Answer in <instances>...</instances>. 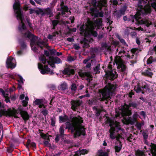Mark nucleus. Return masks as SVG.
<instances>
[{
	"label": "nucleus",
	"instance_id": "nucleus-36",
	"mask_svg": "<svg viewBox=\"0 0 156 156\" xmlns=\"http://www.w3.org/2000/svg\"><path fill=\"white\" fill-rule=\"evenodd\" d=\"M64 125H62L59 128V133L60 135H61V136H62L64 137Z\"/></svg>",
	"mask_w": 156,
	"mask_h": 156
},
{
	"label": "nucleus",
	"instance_id": "nucleus-20",
	"mask_svg": "<svg viewBox=\"0 0 156 156\" xmlns=\"http://www.w3.org/2000/svg\"><path fill=\"white\" fill-rule=\"evenodd\" d=\"M49 58V61H47L48 64H50V62H53L56 64H59L62 62L61 59L57 57H50Z\"/></svg>",
	"mask_w": 156,
	"mask_h": 156
},
{
	"label": "nucleus",
	"instance_id": "nucleus-8",
	"mask_svg": "<svg viewBox=\"0 0 156 156\" xmlns=\"http://www.w3.org/2000/svg\"><path fill=\"white\" fill-rule=\"evenodd\" d=\"M47 60L46 59L43 62H42L45 65L47 62ZM38 67L41 73L42 74H48L49 73L50 75H52L54 74L52 71L51 70V69L48 68V66L45 65L43 66L42 64L40 63H38Z\"/></svg>",
	"mask_w": 156,
	"mask_h": 156
},
{
	"label": "nucleus",
	"instance_id": "nucleus-47",
	"mask_svg": "<svg viewBox=\"0 0 156 156\" xmlns=\"http://www.w3.org/2000/svg\"><path fill=\"white\" fill-rule=\"evenodd\" d=\"M63 136H61V135H60L59 134H57L56 135V137L55 139V141L56 143H57L58 142L60 138V137H63Z\"/></svg>",
	"mask_w": 156,
	"mask_h": 156
},
{
	"label": "nucleus",
	"instance_id": "nucleus-10",
	"mask_svg": "<svg viewBox=\"0 0 156 156\" xmlns=\"http://www.w3.org/2000/svg\"><path fill=\"white\" fill-rule=\"evenodd\" d=\"M129 103L128 104L125 103L124 105L121 106V114L122 116L124 118H126L127 116H131L132 114L131 109H130Z\"/></svg>",
	"mask_w": 156,
	"mask_h": 156
},
{
	"label": "nucleus",
	"instance_id": "nucleus-26",
	"mask_svg": "<svg viewBox=\"0 0 156 156\" xmlns=\"http://www.w3.org/2000/svg\"><path fill=\"white\" fill-rule=\"evenodd\" d=\"M109 132L110 133L109 135L110 138L112 139H114L115 138L114 136V133L115 131V129L114 127H111L109 130Z\"/></svg>",
	"mask_w": 156,
	"mask_h": 156
},
{
	"label": "nucleus",
	"instance_id": "nucleus-58",
	"mask_svg": "<svg viewBox=\"0 0 156 156\" xmlns=\"http://www.w3.org/2000/svg\"><path fill=\"white\" fill-rule=\"evenodd\" d=\"M88 41V40L85 38H83L82 40H81L80 41V43L81 44H84L86 42Z\"/></svg>",
	"mask_w": 156,
	"mask_h": 156
},
{
	"label": "nucleus",
	"instance_id": "nucleus-32",
	"mask_svg": "<svg viewBox=\"0 0 156 156\" xmlns=\"http://www.w3.org/2000/svg\"><path fill=\"white\" fill-rule=\"evenodd\" d=\"M114 127L115 129V131L118 132L119 130H121V129L119 122L116 123Z\"/></svg>",
	"mask_w": 156,
	"mask_h": 156
},
{
	"label": "nucleus",
	"instance_id": "nucleus-64",
	"mask_svg": "<svg viewBox=\"0 0 156 156\" xmlns=\"http://www.w3.org/2000/svg\"><path fill=\"white\" fill-rule=\"evenodd\" d=\"M151 6L156 11V2H154L151 4Z\"/></svg>",
	"mask_w": 156,
	"mask_h": 156
},
{
	"label": "nucleus",
	"instance_id": "nucleus-4",
	"mask_svg": "<svg viewBox=\"0 0 156 156\" xmlns=\"http://www.w3.org/2000/svg\"><path fill=\"white\" fill-rule=\"evenodd\" d=\"M91 4L94 7L90 9L92 15L95 18L103 17L104 12L101 10L103 8L104 11L108 10L107 0H92Z\"/></svg>",
	"mask_w": 156,
	"mask_h": 156
},
{
	"label": "nucleus",
	"instance_id": "nucleus-21",
	"mask_svg": "<svg viewBox=\"0 0 156 156\" xmlns=\"http://www.w3.org/2000/svg\"><path fill=\"white\" fill-rule=\"evenodd\" d=\"M34 103L35 105H38L39 108H42L44 106L43 100L42 99H37Z\"/></svg>",
	"mask_w": 156,
	"mask_h": 156
},
{
	"label": "nucleus",
	"instance_id": "nucleus-51",
	"mask_svg": "<svg viewBox=\"0 0 156 156\" xmlns=\"http://www.w3.org/2000/svg\"><path fill=\"white\" fill-rule=\"evenodd\" d=\"M142 135L144 140H146L148 137V134L145 132H143L142 133Z\"/></svg>",
	"mask_w": 156,
	"mask_h": 156
},
{
	"label": "nucleus",
	"instance_id": "nucleus-33",
	"mask_svg": "<svg viewBox=\"0 0 156 156\" xmlns=\"http://www.w3.org/2000/svg\"><path fill=\"white\" fill-rule=\"evenodd\" d=\"M100 64H98L94 68V72L95 74H99L100 73Z\"/></svg>",
	"mask_w": 156,
	"mask_h": 156
},
{
	"label": "nucleus",
	"instance_id": "nucleus-57",
	"mask_svg": "<svg viewBox=\"0 0 156 156\" xmlns=\"http://www.w3.org/2000/svg\"><path fill=\"white\" fill-rule=\"evenodd\" d=\"M99 156H108V154L106 152H101Z\"/></svg>",
	"mask_w": 156,
	"mask_h": 156
},
{
	"label": "nucleus",
	"instance_id": "nucleus-38",
	"mask_svg": "<svg viewBox=\"0 0 156 156\" xmlns=\"http://www.w3.org/2000/svg\"><path fill=\"white\" fill-rule=\"evenodd\" d=\"M79 76L82 77H84L85 76H88L90 75V73L87 72H79Z\"/></svg>",
	"mask_w": 156,
	"mask_h": 156
},
{
	"label": "nucleus",
	"instance_id": "nucleus-53",
	"mask_svg": "<svg viewBox=\"0 0 156 156\" xmlns=\"http://www.w3.org/2000/svg\"><path fill=\"white\" fill-rule=\"evenodd\" d=\"M119 39L120 41V42L124 45H125L127 44L126 42H125L123 38H119Z\"/></svg>",
	"mask_w": 156,
	"mask_h": 156
},
{
	"label": "nucleus",
	"instance_id": "nucleus-17",
	"mask_svg": "<svg viewBox=\"0 0 156 156\" xmlns=\"http://www.w3.org/2000/svg\"><path fill=\"white\" fill-rule=\"evenodd\" d=\"M142 93L144 94H145V93L147 94H149L151 92V89L148 85L144 83L142 84Z\"/></svg>",
	"mask_w": 156,
	"mask_h": 156
},
{
	"label": "nucleus",
	"instance_id": "nucleus-19",
	"mask_svg": "<svg viewBox=\"0 0 156 156\" xmlns=\"http://www.w3.org/2000/svg\"><path fill=\"white\" fill-rule=\"evenodd\" d=\"M13 58L11 57H9L7 58L6 61V67L8 68L13 69L15 66L16 65L13 63L12 60Z\"/></svg>",
	"mask_w": 156,
	"mask_h": 156
},
{
	"label": "nucleus",
	"instance_id": "nucleus-46",
	"mask_svg": "<svg viewBox=\"0 0 156 156\" xmlns=\"http://www.w3.org/2000/svg\"><path fill=\"white\" fill-rule=\"evenodd\" d=\"M20 44L21 48L23 49L27 47V45L25 42L23 41H20Z\"/></svg>",
	"mask_w": 156,
	"mask_h": 156
},
{
	"label": "nucleus",
	"instance_id": "nucleus-52",
	"mask_svg": "<svg viewBox=\"0 0 156 156\" xmlns=\"http://www.w3.org/2000/svg\"><path fill=\"white\" fill-rule=\"evenodd\" d=\"M126 7H123V8H122L120 10V12L121 14L122 15H124L125 14V12L126 11Z\"/></svg>",
	"mask_w": 156,
	"mask_h": 156
},
{
	"label": "nucleus",
	"instance_id": "nucleus-41",
	"mask_svg": "<svg viewBox=\"0 0 156 156\" xmlns=\"http://www.w3.org/2000/svg\"><path fill=\"white\" fill-rule=\"evenodd\" d=\"M53 26H56L59 22L58 20H53L51 21Z\"/></svg>",
	"mask_w": 156,
	"mask_h": 156
},
{
	"label": "nucleus",
	"instance_id": "nucleus-60",
	"mask_svg": "<svg viewBox=\"0 0 156 156\" xmlns=\"http://www.w3.org/2000/svg\"><path fill=\"white\" fill-rule=\"evenodd\" d=\"M67 29L69 30L70 31L72 32H76V28H70L68 26L67 27Z\"/></svg>",
	"mask_w": 156,
	"mask_h": 156
},
{
	"label": "nucleus",
	"instance_id": "nucleus-56",
	"mask_svg": "<svg viewBox=\"0 0 156 156\" xmlns=\"http://www.w3.org/2000/svg\"><path fill=\"white\" fill-rule=\"evenodd\" d=\"M95 52V50L94 49H92V50L91 52V54L92 55L91 58H93L95 57V54L94 53Z\"/></svg>",
	"mask_w": 156,
	"mask_h": 156
},
{
	"label": "nucleus",
	"instance_id": "nucleus-30",
	"mask_svg": "<svg viewBox=\"0 0 156 156\" xmlns=\"http://www.w3.org/2000/svg\"><path fill=\"white\" fill-rule=\"evenodd\" d=\"M61 13L62 15H64L65 14V12H69V8L66 5L63 6V8L61 7ZM69 12H70V11H69Z\"/></svg>",
	"mask_w": 156,
	"mask_h": 156
},
{
	"label": "nucleus",
	"instance_id": "nucleus-39",
	"mask_svg": "<svg viewBox=\"0 0 156 156\" xmlns=\"http://www.w3.org/2000/svg\"><path fill=\"white\" fill-rule=\"evenodd\" d=\"M39 10H34L33 9H29L30 10V12L29 13L30 14H32L33 13H36L37 14V15L40 14V10L38 9Z\"/></svg>",
	"mask_w": 156,
	"mask_h": 156
},
{
	"label": "nucleus",
	"instance_id": "nucleus-54",
	"mask_svg": "<svg viewBox=\"0 0 156 156\" xmlns=\"http://www.w3.org/2000/svg\"><path fill=\"white\" fill-rule=\"evenodd\" d=\"M41 113L44 116H46L48 114V111L46 109H45L42 110Z\"/></svg>",
	"mask_w": 156,
	"mask_h": 156
},
{
	"label": "nucleus",
	"instance_id": "nucleus-62",
	"mask_svg": "<svg viewBox=\"0 0 156 156\" xmlns=\"http://www.w3.org/2000/svg\"><path fill=\"white\" fill-rule=\"evenodd\" d=\"M22 103L24 107H26L28 105V102L27 101L23 100L22 102Z\"/></svg>",
	"mask_w": 156,
	"mask_h": 156
},
{
	"label": "nucleus",
	"instance_id": "nucleus-37",
	"mask_svg": "<svg viewBox=\"0 0 156 156\" xmlns=\"http://www.w3.org/2000/svg\"><path fill=\"white\" fill-rule=\"evenodd\" d=\"M102 20L101 18H97L94 21V23L97 26H101L102 22Z\"/></svg>",
	"mask_w": 156,
	"mask_h": 156
},
{
	"label": "nucleus",
	"instance_id": "nucleus-50",
	"mask_svg": "<svg viewBox=\"0 0 156 156\" xmlns=\"http://www.w3.org/2000/svg\"><path fill=\"white\" fill-rule=\"evenodd\" d=\"M136 126L138 130H141L140 132H141L142 131V130H141L142 126L141 123H137Z\"/></svg>",
	"mask_w": 156,
	"mask_h": 156
},
{
	"label": "nucleus",
	"instance_id": "nucleus-2",
	"mask_svg": "<svg viewBox=\"0 0 156 156\" xmlns=\"http://www.w3.org/2000/svg\"><path fill=\"white\" fill-rule=\"evenodd\" d=\"M118 85L116 84H112L109 83L106 85L104 88L99 91L101 94L102 97L100 96L99 97H96L90 99L88 100L87 103L90 105L99 104L100 101H107L111 99V96H112L115 91Z\"/></svg>",
	"mask_w": 156,
	"mask_h": 156
},
{
	"label": "nucleus",
	"instance_id": "nucleus-45",
	"mask_svg": "<svg viewBox=\"0 0 156 156\" xmlns=\"http://www.w3.org/2000/svg\"><path fill=\"white\" fill-rule=\"evenodd\" d=\"M51 125L52 126H55L56 122V118L55 117L53 118H51Z\"/></svg>",
	"mask_w": 156,
	"mask_h": 156
},
{
	"label": "nucleus",
	"instance_id": "nucleus-63",
	"mask_svg": "<svg viewBox=\"0 0 156 156\" xmlns=\"http://www.w3.org/2000/svg\"><path fill=\"white\" fill-rule=\"evenodd\" d=\"M134 93L133 92V90H131L129 93L128 96L130 98H132V96L134 95Z\"/></svg>",
	"mask_w": 156,
	"mask_h": 156
},
{
	"label": "nucleus",
	"instance_id": "nucleus-43",
	"mask_svg": "<svg viewBox=\"0 0 156 156\" xmlns=\"http://www.w3.org/2000/svg\"><path fill=\"white\" fill-rule=\"evenodd\" d=\"M70 88L71 90L72 91H75L77 89L76 84L75 83H73Z\"/></svg>",
	"mask_w": 156,
	"mask_h": 156
},
{
	"label": "nucleus",
	"instance_id": "nucleus-24",
	"mask_svg": "<svg viewBox=\"0 0 156 156\" xmlns=\"http://www.w3.org/2000/svg\"><path fill=\"white\" fill-rule=\"evenodd\" d=\"M59 122L61 123L66 122L68 121H70L69 119L68 116L65 114L63 116H60L59 117Z\"/></svg>",
	"mask_w": 156,
	"mask_h": 156
},
{
	"label": "nucleus",
	"instance_id": "nucleus-7",
	"mask_svg": "<svg viewBox=\"0 0 156 156\" xmlns=\"http://www.w3.org/2000/svg\"><path fill=\"white\" fill-rule=\"evenodd\" d=\"M12 112L11 116H14L15 118H18L16 115L19 113L25 122L29 120L30 118V115L28 112L24 109L23 107L21 105H19L18 108L16 109L13 108V110H12Z\"/></svg>",
	"mask_w": 156,
	"mask_h": 156
},
{
	"label": "nucleus",
	"instance_id": "nucleus-6",
	"mask_svg": "<svg viewBox=\"0 0 156 156\" xmlns=\"http://www.w3.org/2000/svg\"><path fill=\"white\" fill-rule=\"evenodd\" d=\"M86 26L87 29L85 31L84 24H83L80 28V31L82 33H84L85 37H89L91 36L97 37L98 34L97 32L94 31L95 28L94 24L93 21L88 18L86 22Z\"/></svg>",
	"mask_w": 156,
	"mask_h": 156
},
{
	"label": "nucleus",
	"instance_id": "nucleus-11",
	"mask_svg": "<svg viewBox=\"0 0 156 156\" xmlns=\"http://www.w3.org/2000/svg\"><path fill=\"white\" fill-rule=\"evenodd\" d=\"M105 76L106 80L113 81L118 77V75L115 69L105 70Z\"/></svg>",
	"mask_w": 156,
	"mask_h": 156
},
{
	"label": "nucleus",
	"instance_id": "nucleus-1",
	"mask_svg": "<svg viewBox=\"0 0 156 156\" xmlns=\"http://www.w3.org/2000/svg\"><path fill=\"white\" fill-rule=\"evenodd\" d=\"M78 117L80 118L77 117L72 118L74 122L68 121L65 123V129H68L71 133L73 134V137L75 139L79 137L81 135L84 136L86 134V128L81 124L83 122L82 118L79 115Z\"/></svg>",
	"mask_w": 156,
	"mask_h": 156
},
{
	"label": "nucleus",
	"instance_id": "nucleus-25",
	"mask_svg": "<svg viewBox=\"0 0 156 156\" xmlns=\"http://www.w3.org/2000/svg\"><path fill=\"white\" fill-rule=\"evenodd\" d=\"M150 147H151V153L152 154V156H156V144L151 143Z\"/></svg>",
	"mask_w": 156,
	"mask_h": 156
},
{
	"label": "nucleus",
	"instance_id": "nucleus-40",
	"mask_svg": "<svg viewBox=\"0 0 156 156\" xmlns=\"http://www.w3.org/2000/svg\"><path fill=\"white\" fill-rule=\"evenodd\" d=\"M144 153L140 150H137L136 152V156H144Z\"/></svg>",
	"mask_w": 156,
	"mask_h": 156
},
{
	"label": "nucleus",
	"instance_id": "nucleus-49",
	"mask_svg": "<svg viewBox=\"0 0 156 156\" xmlns=\"http://www.w3.org/2000/svg\"><path fill=\"white\" fill-rule=\"evenodd\" d=\"M130 35L132 38H135L137 37V33L135 31H133L130 33Z\"/></svg>",
	"mask_w": 156,
	"mask_h": 156
},
{
	"label": "nucleus",
	"instance_id": "nucleus-61",
	"mask_svg": "<svg viewBox=\"0 0 156 156\" xmlns=\"http://www.w3.org/2000/svg\"><path fill=\"white\" fill-rule=\"evenodd\" d=\"M133 137V136L132 134H129V136L127 138L126 140L129 142H131V139Z\"/></svg>",
	"mask_w": 156,
	"mask_h": 156
},
{
	"label": "nucleus",
	"instance_id": "nucleus-13",
	"mask_svg": "<svg viewBox=\"0 0 156 156\" xmlns=\"http://www.w3.org/2000/svg\"><path fill=\"white\" fill-rule=\"evenodd\" d=\"M40 10V14L41 13L42 16H44L45 15L49 16L50 17H51L53 16V12L51 9L49 8H47L44 10L41 8H37Z\"/></svg>",
	"mask_w": 156,
	"mask_h": 156
},
{
	"label": "nucleus",
	"instance_id": "nucleus-48",
	"mask_svg": "<svg viewBox=\"0 0 156 156\" xmlns=\"http://www.w3.org/2000/svg\"><path fill=\"white\" fill-rule=\"evenodd\" d=\"M43 144L45 146L51 147V144L48 142V141H44L43 142Z\"/></svg>",
	"mask_w": 156,
	"mask_h": 156
},
{
	"label": "nucleus",
	"instance_id": "nucleus-14",
	"mask_svg": "<svg viewBox=\"0 0 156 156\" xmlns=\"http://www.w3.org/2000/svg\"><path fill=\"white\" fill-rule=\"evenodd\" d=\"M82 101L80 100H72L70 102V104L71 105V107L73 111H76L78 109V107L80 106L82 103Z\"/></svg>",
	"mask_w": 156,
	"mask_h": 156
},
{
	"label": "nucleus",
	"instance_id": "nucleus-23",
	"mask_svg": "<svg viewBox=\"0 0 156 156\" xmlns=\"http://www.w3.org/2000/svg\"><path fill=\"white\" fill-rule=\"evenodd\" d=\"M21 34L23 37L26 39L28 38L29 39H30L31 36H32L33 34L28 30L26 32L22 33Z\"/></svg>",
	"mask_w": 156,
	"mask_h": 156
},
{
	"label": "nucleus",
	"instance_id": "nucleus-34",
	"mask_svg": "<svg viewBox=\"0 0 156 156\" xmlns=\"http://www.w3.org/2000/svg\"><path fill=\"white\" fill-rule=\"evenodd\" d=\"M134 89L137 93H138L140 92H142V85L140 86L139 85L137 84V87H135Z\"/></svg>",
	"mask_w": 156,
	"mask_h": 156
},
{
	"label": "nucleus",
	"instance_id": "nucleus-42",
	"mask_svg": "<svg viewBox=\"0 0 156 156\" xmlns=\"http://www.w3.org/2000/svg\"><path fill=\"white\" fill-rule=\"evenodd\" d=\"M48 133L46 134H44L43 133L41 132L40 134V136L44 140H45L46 139V138L48 137Z\"/></svg>",
	"mask_w": 156,
	"mask_h": 156
},
{
	"label": "nucleus",
	"instance_id": "nucleus-18",
	"mask_svg": "<svg viewBox=\"0 0 156 156\" xmlns=\"http://www.w3.org/2000/svg\"><path fill=\"white\" fill-rule=\"evenodd\" d=\"M152 65H149L147 70H145V71L142 73V74L145 76L151 77L152 75H153V73L149 71H153L154 68H151Z\"/></svg>",
	"mask_w": 156,
	"mask_h": 156
},
{
	"label": "nucleus",
	"instance_id": "nucleus-27",
	"mask_svg": "<svg viewBox=\"0 0 156 156\" xmlns=\"http://www.w3.org/2000/svg\"><path fill=\"white\" fill-rule=\"evenodd\" d=\"M19 76L20 78V80H18V87L17 88L19 89L20 90L21 89L22 87L21 84L23 83V77L19 75Z\"/></svg>",
	"mask_w": 156,
	"mask_h": 156
},
{
	"label": "nucleus",
	"instance_id": "nucleus-29",
	"mask_svg": "<svg viewBox=\"0 0 156 156\" xmlns=\"http://www.w3.org/2000/svg\"><path fill=\"white\" fill-rule=\"evenodd\" d=\"M38 37L37 36L35 35L34 34H33L32 36L30 38V40L31 42L30 45H34L35 44L36 42V41Z\"/></svg>",
	"mask_w": 156,
	"mask_h": 156
},
{
	"label": "nucleus",
	"instance_id": "nucleus-44",
	"mask_svg": "<svg viewBox=\"0 0 156 156\" xmlns=\"http://www.w3.org/2000/svg\"><path fill=\"white\" fill-rule=\"evenodd\" d=\"M153 57L150 56L147 60V64H150L154 61L153 60Z\"/></svg>",
	"mask_w": 156,
	"mask_h": 156
},
{
	"label": "nucleus",
	"instance_id": "nucleus-12",
	"mask_svg": "<svg viewBox=\"0 0 156 156\" xmlns=\"http://www.w3.org/2000/svg\"><path fill=\"white\" fill-rule=\"evenodd\" d=\"M137 112H135L133 115L132 117L128 116L127 119L124 118V119L129 124L131 125H133L137 121V119L138 117V115L137 114Z\"/></svg>",
	"mask_w": 156,
	"mask_h": 156
},
{
	"label": "nucleus",
	"instance_id": "nucleus-15",
	"mask_svg": "<svg viewBox=\"0 0 156 156\" xmlns=\"http://www.w3.org/2000/svg\"><path fill=\"white\" fill-rule=\"evenodd\" d=\"M12 112V110L10 108H9L7 110L4 109L0 110V117H1L3 115L6 117L7 116L11 117Z\"/></svg>",
	"mask_w": 156,
	"mask_h": 156
},
{
	"label": "nucleus",
	"instance_id": "nucleus-31",
	"mask_svg": "<svg viewBox=\"0 0 156 156\" xmlns=\"http://www.w3.org/2000/svg\"><path fill=\"white\" fill-rule=\"evenodd\" d=\"M45 44V42L44 41L41 40V38H40L38 40L36 41L35 45H37L38 47L41 45L44 46Z\"/></svg>",
	"mask_w": 156,
	"mask_h": 156
},
{
	"label": "nucleus",
	"instance_id": "nucleus-59",
	"mask_svg": "<svg viewBox=\"0 0 156 156\" xmlns=\"http://www.w3.org/2000/svg\"><path fill=\"white\" fill-rule=\"evenodd\" d=\"M86 76L87 77L86 80L88 81L89 83H90V81L92 80V77L91 76V75L90 74L89 76Z\"/></svg>",
	"mask_w": 156,
	"mask_h": 156
},
{
	"label": "nucleus",
	"instance_id": "nucleus-3",
	"mask_svg": "<svg viewBox=\"0 0 156 156\" xmlns=\"http://www.w3.org/2000/svg\"><path fill=\"white\" fill-rule=\"evenodd\" d=\"M139 7H140V10L136 12L135 15H130V17L132 19L131 21L133 23L134 21V20L135 19L136 21V24L138 25L145 24L146 26L148 27L152 25V22L146 18L140 20V16L141 15L144 16L151 13L152 11L151 6L147 4L144 7L142 5H140Z\"/></svg>",
	"mask_w": 156,
	"mask_h": 156
},
{
	"label": "nucleus",
	"instance_id": "nucleus-22",
	"mask_svg": "<svg viewBox=\"0 0 156 156\" xmlns=\"http://www.w3.org/2000/svg\"><path fill=\"white\" fill-rule=\"evenodd\" d=\"M129 108H136L138 106V102L136 101H132L131 99L129 100Z\"/></svg>",
	"mask_w": 156,
	"mask_h": 156
},
{
	"label": "nucleus",
	"instance_id": "nucleus-55",
	"mask_svg": "<svg viewBox=\"0 0 156 156\" xmlns=\"http://www.w3.org/2000/svg\"><path fill=\"white\" fill-rule=\"evenodd\" d=\"M96 112H95L96 115L98 116H99L101 112V110L100 109L98 108V110H96Z\"/></svg>",
	"mask_w": 156,
	"mask_h": 156
},
{
	"label": "nucleus",
	"instance_id": "nucleus-28",
	"mask_svg": "<svg viewBox=\"0 0 156 156\" xmlns=\"http://www.w3.org/2000/svg\"><path fill=\"white\" fill-rule=\"evenodd\" d=\"M59 90H60L64 91L67 89V85L66 83L64 82L61 84L58 87Z\"/></svg>",
	"mask_w": 156,
	"mask_h": 156
},
{
	"label": "nucleus",
	"instance_id": "nucleus-9",
	"mask_svg": "<svg viewBox=\"0 0 156 156\" xmlns=\"http://www.w3.org/2000/svg\"><path fill=\"white\" fill-rule=\"evenodd\" d=\"M114 62L117 66V69L123 73H125L127 69L126 66L124 64V61L122 60L119 56H117L115 58Z\"/></svg>",
	"mask_w": 156,
	"mask_h": 156
},
{
	"label": "nucleus",
	"instance_id": "nucleus-16",
	"mask_svg": "<svg viewBox=\"0 0 156 156\" xmlns=\"http://www.w3.org/2000/svg\"><path fill=\"white\" fill-rule=\"evenodd\" d=\"M75 71L74 69L70 68L69 66L65 68L62 71V73L64 75H66L70 76L71 75H74Z\"/></svg>",
	"mask_w": 156,
	"mask_h": 156
},
{
	"label": "nucleus",
	"instance_id": "nucleus-35",
	"mask_svg": "<svg viewBox=\"0 0 156 156\" xmlns=\"http://www.w3.org/2000/svg\"><path fill=\"white\" fill-rule=\"evenodd\" d=\"M122 142H120V144H119V146H115V152H119L122 149Z\"/></svg>",
	"mask_w": 156,
	"mask_h": 156
},
{
	"label": "nucleus",
	"instance_id": "nucleus-5",
	"mask_svg": "<svg viewBox=\"0 0 156 156\" xmlns=\"http://www.w3.org/2000/svg\"><path fill=\"white\" fill-rule=\"evenodd\" d=\"M15 0L14 3L13 5V8L17 19L18 20H20L21 23L22 24L21 26L19 27V30L22 34L24 32V30L26 29L27 28L23 22L24 17L23 12L21 10L20 2L19 0Z\"/></svg>",
	"mask_w": 156,
	"mask_h": 156
}]
</instances>
